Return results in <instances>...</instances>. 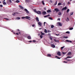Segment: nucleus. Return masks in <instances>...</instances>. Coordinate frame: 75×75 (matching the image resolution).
Returning <instances> with one entry per match:
<instances>
[{
	"mask_svg": "<svg viewBox=\"0 0 75 75\" xmlns=\"http://www.w3.org/2000/svg\"><path fill=\"white\" fill-rule=\"evenodd\" d=\"M40 37L41 38H42L43 37L42 36V35H41L40 36Z\"/></svg>",
	"mask_w": 75,
	"mask_h": 75,
	"instance_id": "ea45409f",
	"label": "nucleus"
},
{
	"mask_svg": "<svg viewBox=\"0 0 75 75\" xmlns=\"http://www.w3.org/2000/svg\"><path fill=\"white\" fill-rule=\"evenodd\" d=\"M28 38L29 40H31V38L30 36H28Z\"/></svg>",
	"mask_w": 75,
	"mask_h": 75,
	"instance_id": "ddd939ff",
	"label": "nucleus"
},
{
	"mask_svg": "<svg viewBox=\"0 0 75 75\" xmlns=\"http://www.w3.org/2000/svg\"><path fill=\"white\" fill-rule=\"evenodd\" d=\"M61 3H59L58 4V6H60V5H61Z\"/></svg>",
	"mask_w": 75,
	"mask_h": 75,
	"instance_id": "58836bf2",
	"label": "nucleus"
},
{
	"mask_svg": "<svg viewBox=\"0 0 75 75\" xmlns=\"http://www.w3.org/2000/svg\"><path fill=\"white\" fill-rule=\"evenodd\" d=\"M49 18L50 20H53V19L51 17H49Z\"/></svg>",
	"mask_w": 75,
	"mask_h": 75,
	"instance_id": "cd10ccee",
	"label": "nucleus"
},
{
	"mask_svg": "<svg viewBox=\"0 0 75 75\" xmlns=\"http://www.w3.org/2000/svg\"><path fill=\"white\" fill-rule=\"evenodd\" d=\"M57 55L59 56H61V53H60V52H57Z\"/></svg>",
	"mask_w": 75,
	"mask_h": 75,
	"instance_id": "2eb2a0df",
	"label": "nucleus"
},
{
	"mask_svg": "<svg viewBox=\"0 0 75 75\" xmlns=\"http://www.w3.org/2000/svg\"><path fill=\"white\" fill-rule=\"evenodd\" d=\"M44 10H46V8H44Z\"/></svg>",
	"mask_w": 75,
	"mask_h": 75,
	"instance_id": "e2e57ef3",
	"label": "nucleus"
},
{
	"mask_svg": "<svg viewBox=\"0 0 75 75\" xmlns=\"http://www.w3.org/2000/svg\"><path fill=\"white\" fill-rule=\"evenodd\" d=\"M7 2L8 3H11V0H8L7 1Z\"/></svg>",
	"mask_w": 75,
	"mask_h": 75,
	"instance_id": "20e7f679",
	"label": "nucleus"
},
{
	"mask_svg": "<svg viewBox=\"0 0 75 75\" xmlns=\"http://www.w3.org/2000/svg\"><path fill=\"white\" fill-rule=\"evenodd\" d=\"M41 35H45V34L42 33V32H41Z\"/></svg>",
	"mask_w": 75,
	"mask_h": 75,
	"instance_id": "b1692460",
	"label": "nucleus"
},
{
	"mask_svg": "<svg viewBox=\"0 0 75 75\" xmlns=\"http://www.w3.org/2000/svg\"><path fill=\"white\" fill-rule=\"evenodd\" d=\"M57 58V59H60V58L59 57H58Z\"/></svg>",
	"mask_w": 75,
	"mask_h": 75,
	"instance_id": "680f3d73",
	"label": "nucleus"
},
{
	"mask_svg": "<svg viewBox=\"0 0 75 75\" xmlns=\"http://www.w3.org/2000/svg\"><path fill=\"white\" fill-rule=\"evenodd\" d=\"M24 10L27 13H28V14L29 13V12H28V10H27V9H25Z\"/></svg>",
	"mask_w": 75,
	"mask_h": 75,
	"instance_id": "39448f33",
	"label": "nucleus"
},
{
	"mask_svg": "<svg viewBox=\"0 0 75 75\" xmlns=\"http://www.w3.org/2000/svg\"><path fill=\"white\" fill-rule=\"evenodd\" d=\"M56 48H58V47H56Z\"/></svg>",
	"mask_w": 75,
	"mask_h": 75,
	"instance_id": "338daca9",
	"label": "nucleus"
},
{
	"mask_svg": "<svg viewBox=\"0 0 75 75\" xmlns=\"http://www.w3.org/2000/svg\"><path fill=\"white\" fill-rule=\"evenodd\" d=\"M64 48H65V46L62 47H61V49L62 50Z\"/></svg>",
	"mask_w": 75,
	"mask_h": 75,
	"instance_id": "bb28decb",
	"label": "nucleus"
},
{
	"mask_svg": "<svg viewBox=\"0 0 75 75\" xmlns=\"http://www.w3.org/2000/svg\"><path fill=\"white\" fill-rule=\"evenodd\" d=\"M42 3L43 4V5H44V4H45L44 3V1H42Z\"/></svg>",
	"mask_w": 75,
	"mask_h": 75,
	"instance_id": "c9c22d12",
	"label": "nucleus"
},
{
	"mask_svg": "<svg viewBox=\"0 0 75 75\" xmlns=\"http://www.w3.org/2000/svg\"><path fill=\"white\" fill-rule=\"evenodd\" d=\"M0 6H1V7H3V5H0Z\"/></svg>",
	"mask_w": 75,
	"mask_h": 75,
	"instance_id": "3c124183",
	"label": "nucleus"
},
{
	"mask_svg": "<svg viewBox=\"0 0 75 75\" xmlns=\"http://www.w3.org/2000/svg\"><path fill=\"white\" fill-rule=\"evenodd\" d=\"M30 2V0H25V2L26 3H27V2Z\"/></svg>",
	"mask_w": 75,
	"mask_h": 75,
	"instance_id": "393cba45",
	"label": "nucleus"
},
{
	"mask_svg": "<svg viewBox=\"0 0 75 75\" xmlns=\"http://www.w3.org/2000/svg\"><path fill=\"white\" fill-rule=\"evenodd\" d=\"M22 19H24V18H25V17H22Z\"/></svg>",
	"mask_w": 75,
	"mask_h": 75,
	"instance_id": "de8ad7c7",
	"label": "nucleus"
},
{
	"mask_svg": "<svg viewBox=\"0 0 75 75\" xmlns=\"http://www.w3.org/2000/svg\"><path fill=\"white\" fill-rule=\"evenodd\" d=\"M69 11V9H68L67 11V13H68Z\"/></svg>",
	"mask_w": 75,
	"mask_h": 75,
	"instance_id": "a19ab883",
	"label": "nucleus"
},
{
	"mask_svg": "<svg viewBox=\"0 0 75 75\" xmlns=\"http://www.w3.org/2000/svg\"><path fill=\"white\" fill-rule=\"evenodd\" d=\"M6 20H9V19H8L6 18Z\"/></svg>",
	"mask_w": 75,
	"mask_h": 75,
	"instance_id": "bf43d9fd",
	"label": "nucleus"
},
{
	"mask_svg": "<svg viewBox=\"0 0 75 75\" xmlns=\"http://www.w3.org/2000/svg\"><path fill=\"white\" fill-rule=\"evenodd\" d=\"M51 47H52V48H55V46L54 44H52L51 45Z\"/></svg>",
	"mask_w": 75,
	"mask_h": 75,
	"instance_id": "423d86ee",
	"label": "nucleus"
},
{
	"mask_svg": "<svg viewBox=\"0 0 75 75\" xmlns=\"http://www.w3.org/2000/svg\"><path fill=\"white\" fill-rule=\"evenodd\" d=\"M71 52H69L68 54V55H71Z\"/></svg>",
	"mask_w": 75,
	"mask_h": 75,
	"instance_id": "a878e982",
	"label": "nucleus"
},
{
	"mask_svg": "<svg viewBox=\"0 0 75 75\" xmlns=\"http://www.w3.org/2000/svg\"><path fill=\"white\" fill-rule=\"evenodd\" d=\"M35 12L38 14H41V11H37L36 10H35Z\"/></svg>",
	"mask_w": 75,
	"mask_h": 75,
	"instance_id": "f257e3e1",
	"label": "nucleus"
},
{
	"mask_svg": "<svg viewBox=\"0 0 75 75\" xmlns=\"http://www.w3.org/2000/svg\"><path fill=\"white\" fill-rule=\"evenodd\" d=\"M54 10L55 11H56V13H57V12H58V11H59V9H58V8H55L54 9Z\"/></svg>",
	"mask_w": 75,
	"mask_h": 75,
	"instance_id": "7ed1b4c3",
	"label": "nucleus"
},
{
	"mask_svg": "<svg viewBox=\"0 0 75 75\" xmlns=\"http://www.w3.org/2000/svg\"><path fill=\"white\" fill-rule=\"evenodd\" d=\"M57 24H58V25H60V26H62V24H61V23H60V22L57 23Z\"/></svg>",
	"mask_w": 75,
	"mask_h": 75,
	"instance_id": "1a4fd4ad",
	"label": "nucleus"
},
{
	"mask_svg": "<svg viewBox=\"0 0 75 75\" xmlns=\"http://www.w3.org/2000/svg\"><path fill=\"white\" fill-rule=\"evenodd\" d=\"M5 1V0H4L3 1Z\"/></svg>",
	"mask_w": 75,
	"mask_h": 75,
	"instance_id": "774afa93",
	"label": "nucleus"
},
{
	"mask_svg": "<svg viewBox=\"0 0 75 75\" xmlns=\"http://www.w3.org/2000/svg\"><path fill=\"white\" fill-rule=\"evenodd\" d=\"M39 29H40V30H41V29H42V28H39Z\"/></svg>",
	"mask_w": 75,
	"mask_h": 75,
	"instance_id": "69168bd1",
	"label": "nucleus"
},
{
	"mask_svg": "<svg viewBox=\"0 0 75 75\" xmlns=\"http://www.w3.org/2000/svg\"><path fill=\"white\" fill-rule=\"evenodd\" d=\"M57 20H60V18H59Z\"/></svg>",
	"mask_w": 75,
	"mask_h": 75,
	"instance_id": "052dcab7",
	"label": "nucleus"
},
{
	"mask_svg": "<svg viewBox=\"0 0 75 75\" xmlns=\"http://www.w3.org/2000/svg\"><path fill=\"white\" fill-rule=\"evenodd\" d=\"M3 2H4L3 4H4V5H6V2L4 1V2L3 1Z\"/></svg>",
	"mask_w": 75,
	"mask_h": 75,
	"instance_id": "c85d7f7f",
	"label": "nucleus"
},
{
	"mask_svg": "<svg viewBox=\"0 0 75 75\" xmlns=\"http://www.w3.org/2000/svg\"><path fill=\"white\" fill-rule=\"evenodd\" d=\"M50 15H48L46 16H44V17H45H45H49V16H50Z\"/></svg>",
	"mask_w": 75,
	"mask_h": 75,
	"instance_id": "5701e85b",
	"label": "nucleus"
},
{
	"mask_svg": "<svg viewBox=\"0 0 75 75\" xmlns=\"http://www.w3.org/2000/svg\"><path fill=\"white\" fill-rule=\"evenodd\" d=\"M66 42H72V41H71L70 40H66Z\"/></svg>",
	"mask_w": 75,
	"mask_h": 75,
	"instance_id": "6ab92c4d",
	"label": "nucleus"
},
{
	"mask_svg": "<svg viewBox=\"0 0 75 75\" xmlns=\"http://www.w3.org/2000/svg\"><path fill=\"white\" fill-rule=\"evenodd\" d=\"M47 13H51V10H48V11H47Z\"/></svg>",
	"mask_w": 75,
	"mask_h": 75,
	"instance_id": "4be33fe9",
	"label": "nucleus"
},
{
	"mask_svg": "<svg viewBox=\"0 0 75 75\" xmlns=\"http://www.w3.org/2000/svg\"><path fill=\"white\" fill-rule=\"evenodd\" d=\"M67 7H65L64 8H63L62 9V10H67Z\"/></svg>",
	"mask_w": 75,
	"mask_h": 75,
	"instance_id": "9d476101",
	"label": "nucleus"
},
{
	"mask_svg": "<svg viewBox=\"0 0 75 75\" xmlns=\"http://www.w3.org/2000/svg\"><path fill=\"white\" fill-rule=\"evenodd\" d=\"M45 23H46V22H44V26H45Z\"/></svg>",
	"mask_w": 75,
	"mask_h": 75,
	"instance_id": "864d4df0",
	"label": "nucleus"
},
{
	"mask_svg": "<svg viewBox=\"0 0 75 75\" xmlns=\"http://www.w3.org/2000/svg\"><path fill=\"white\" fill-rule=\"evenodd\" d=\"M47 56L49 57H50L51 56V54H47Z\"/></svg>",
	"mask_w": 75,
	"mask_h": 75,
	"instance_id": "f3484780",
	"label": "nucleus"
},
{
	"mask_svg": "<svg viewBox=\"0 0 75 75\" xmlns=\"http://www.w3.org/2000/svg\"><path fill=\"white\" fill-rule=\"evenodd\" d=\"M33 42H36V41L35 40H33Z\"/></svg>",
	"mask_w": 75,
	"mask_h": 75,
	"instance_id": "c03bdc74",
	"label": "nucleus"
},
{
	"mask_svg": "<svg viewBox=\"0 0 75 75\" xmlns=\"http://www.w3.org/2000/svg\"><path fill=\"white\" fill-rule=\"evenodd\" d=\"M16 2L17 3H20V1L18 0H16Z\"/></svg>",
	"mask_w": 75,
	"mask_h": 75,
	"instance_id": "412c9836",
	"label": "nucleus"
},
{
	"mask_svg": "<svg viewBox=\"0 0 75 75\" xmlns=\"http://www.w3.org/2000/svg\"><path fill=\"white\" fill-rule=\"evenodd\" d=\"M69 18H66V21H69Z\"/></svg>",
	"mask_w": 75,
	"mask_h": 75,
	"instance_id": "6e6552de",
	"label": "nucleus"
},
{
	"mask_svg": "<svg viewBox=\"0 0 75 75\" xmlns=\"http://www.w3.org/2000/svg\"><path fill=\"white\" fill-rule=\"evenodd\" d=\"M25 18H26V19H28V20H30V19H31V17L28 16H25Z\"/></svg>",
	"mask_w": 75,
	"mask_h": 75,
	"instance_id": "f03ea898",
	"label": "nucleus"
},
{
	"mask_svg": "<svg viewBox=\"0 0 75 75\" xmlns=\"http://www.w3.org/2000/svg\"><path fill=\"white\" fill-rule=\"evenodd\" d=\"M16 34H17V35H19V33H16Z\"/></svg>",
	"mask_w": 75,
	"mask_h": 75,
	"instance_id": "603ef678",
	"label": "nucleus"
},
{
	"mask_svg": "<svg viewBox=\"0 0 75 75\" xmlns=\"http://www.w3.org/2000/svg\"><path fill=\"white\" fill-rule=\"evenodd\" d=\"M48 33H50V30H48Z\"/></svg>",
	"mask_w": 75,
	"mask_h": 75,
	"instance_id": "13d9d810",
	"label": "nucleus"
},
{
	"mask_svg": "<svg viewBox=\"0 0 75 75\" xmlns=\"http://www.w3.org/2000/svg\"><path fill=\"white\" fill-rule=\"evenodd\" d=\"M66 33H67V34H69V33H70V32H69V31H67L66 32Z\"/></svg>",
	"mask_w": 75,
	"mask_h": 75,
	"instance_id": "f704fd0d",
	"label": "nucleus"
},
{
	"mask_svg": "<svg viewBox=\"0 0 75 75\" xmlns=\"http://www.w3.org/2000/svg\"><path fill=\"white\" fill-rule=\"evenodd\" d=\"M19 7L20 8H21V9H23L24 8H23V6H21V5H19Z\"/></svg>",
	"mask_w": 75,
	"mask_h": 75,
	"instance_id": "f8f14e48",
	"label": "nucleus"
},
{
	"mask_svg": "<svg viewBox=\"0 0 75 75\" xmlns=\"http://www.w3.org/2000/svg\"><path fill=\"white\" fill-rule=\"evenodd\" d=\"M32 42V41L30 40L29 41V42Z\"/></svg>",
	"mask_w": 75,
	"mask_h": 75,
	"instance_id": "6e6d98bb",
	"label": "nucleus"
},
{
	"mask_svg": "<svg viewBox=\"0 0 75 75\" xmlns=\"http://www.w3.org/2000/svg\"><path fill=\"white\" fill-rule=\"evenodd\" d=\"M38 24L40 26H41V25H42V23L40 22H38Z\"/></svg>",
	"mask_w": 75,
	"mask_h": 75,
	"instance_id": "0eeeda50",
	"label": "nucleus"
},
{
	"mask_svg": "<svg viewBox=\"0 0 75 75\" xmlns=\"http://www.w3.org/2000/svg\"><path fill=\"white\" fill-rule=\"evenodd\" d=\"M62 53L63 55H64V54H66V52L64 53V52H62Z\"/></svg>",
	"mask_w": 75,
	"mask_h": 75,
	"instance_id": "a18cd8bd",
	"label": "nucleus"
},
{
	"mask_svg": "<svg viewBox=\"0 0 75 75\" xmlns=\"http://www.w3.org/2000/svg\"><path fill=\"white\" fill-rule=\"evenodd\" d=\"M54 27V25H52L51 26V28H53Z\"/></svg>",
	"mask_w": 75,
	"mask_h": 75,
	"instance_id": "7c9ffc66",
	"label": "nucleus"
},
{
	"mask_svg": "<svg viewBox=\"0 0 75 75\" xmlns=\"http://www.w3.org/2000/svg\"><path fill=\"white\" fill-rule=\"evenodd\" d=\"M44 32L45 33H47V30L46 29H45L44 30Z\"/></svg>",
	"mask_w": 75,
	"mask_h": 75,
	"instance_id": "a211bd4d",
	"label": "nucleus"
},
{
	"mask_svg": "<svg viewBox=\"0 0 75 75\" xmlns=\"http://www.w3.org/2000/svg\"><path fill=\"white\" fill-rule=\"evenodd\" d=\"M54 41H55V42H58V40H57L56 39H54Z\"/></svg>",
	"mask_w": 75,
	"mask_h": 75,
	"instance_id": "4c0bfd02",
	"label": "nucleus"
},
{
	"mask_svg": "<svg viewBox=\"0 0 75 75\" xmlns=\"http://www.w3.org/2000/svg\"><path fill=\"white\" fill-rule=\"evenodd\" d=\"M32 27H35V25H32Z\"/></svg>",
	"mask_w": 75,
	"mask_h": 75,
	"instance_id": "8fccbe9b",
	"label": "nucleus"
},
{
	"mask_svg": "<svg viewBox=\"0 0 75 75\" xmlns=\"http://www.w3.org/2000/svg\"><path fill=\"white\" fill-rule=\"evenodd\" d=\"M72 58V57H67V58Z\"/></svg>",
	"mask_w": 75,
	"mask_h": 75,
	"instance_id": "37998d69",
	"label": "nucleus"
},
{
	"mask_svg": "<svg viewBox=\"0 0 75 75\" xmlns=\"http://www.w3.org/2000/svg\"><path fill=\"white\" fill-rule=\"evenodd\" d=\"M16 13H12V15H13V16H14V15H15V14H16Z\"/></svg>",
	"mask_w": 75,
	"mask_h": 75,
	"instance_id": "49530a36",
	"label": "nucleus"
},
{
	"mask_svg": "<svg viewBox=\"0 0 75 75\" xmlns=\"http://www.w3.org/2000/svg\"><path fill=\"white\" fill-rule=\"evenodd\" d=\"M56 35L58 36V35H59H59L56 34Z\"/></svg>",
	"mask_w": 75,
	"mask_h": 75,
	"instance_id": "0e129e2a",
	"label": "nucleus"
},
{
	"mask_svg": "<svg viewBox=\"0 0 75 75\" xmlns=\"http://www.w3.org/2000/svg\"><path fill=\"white\" fill-rule=\"evenodd\" d=\"M46 13H46V12L44 11L42 12V14H43L44 15H45V14H46Z\"/></svg>",
	"mask_w": 75,
	"mask_h": 75,
	"instance_id": "9b49d317",
	"label": "nucleus"
},
{
	"mask_svg": "<svg viewBox=\"0 0 75 75\" xmlns=\"http://www.w3.org/2000/svg\"><path fill=\"white\" fill-rule=\"evenodd\" d=\"M20 17H17L16 18V20H20Z\"/></svg>",
	"mask_w": 75,
	"mask_h": 75,
	"instance_id": "aec40b11",
	"label": "nucleus"
},
{
	"mask_svg": "<svg viewBox=\"0 0 75 75\" xmlns=\"http://www.w3.org/2000/svg\"><path fill=\"white\" fill-rule=\"evenodd\" d=\"M57 1H56V2L54 4V5L55 6V5H57Z\"/></svg>",
	"mask_w": 75,
	"mask_h": 75,
	"instance_id": "72a5a7b5",
	"label": "nucleus"
},
{
	"mask_svg": "<svg viewBox=\"0 0 75 75\" xmlns=\"http://www.w3.org/2000/svg\"><path fill=\"white\" fill-rule=\"evenodd\" d=\"M63 63H68V62H65V61H64L63 62Z\"/></svg>",
	"mask_w": 75,
	"mask_h": 75,
	"instance_id": "79ce46f5",
	"label": "nucleus"
},
{
	"mask_svg": "<svg viewBox=\"0 0 75 75\" xmlns=\"http://www.w3.org/2000/svg\"><path fill=\"white\" fill-rule=\"evenodd\" d=\"M58 15H61V12H59L58 13Z\"/></svg>",
	"mask_w": 75,
	"mask_h": 75,
	"instance_id": "c756f323",
	"label": "nucleus"
},
{
	"mask_svg": "<svg viewBox=\"0 0 75 75\" xmlns=\"http://www.w3.org/2000/svg\"><path fill=\"white\" fill-rule=\"evenodd\" d=\"M16 31L18 33H19L20 34V30L19 29H17V30H16Z\"/></svg>",
	"mask_w": 75,
	"mask_h": 75,
	"instance_id": "4468645a",
	"label": "nucleus"
},
{
	"mask_svg": "<svg viewBox=\"0 0 75 75\" xmlns=\"http://www.w3.org/2000/svg\"><path fill=\"white\" fill-rule=\"evenodd\" d=\"M63 38H68V37L67 36L65 37V36H64Z\"/></svg>",
	"mask_w": 75,
	"mask_h": 75,
	"instance_id": "e433bc0d",
	"label": "nucleus"
},
{
	"mask_svg": "<svg viewBox=\"0 0 75 75\" xmlns=\"http://www.w3.org/2000/svg\"><path fill=\"white\" fill-rule=\"evenodd\" d=\"M73 28H71L69 29V30H73Z\"/></svg>",
	"mask_w": 75,
	"mask_h": 75,
	"instance_id": "473e14b6",
	"label": "nucleus"
},
{
	"mask_svg": "<svg viewBox=\"0 0 75 75\" xmlns=\"http://www.w3.org/2000/svg\"><path fill=\"white\" fill-rule=\"evenodd\" d=\"M67 61H71V60L68 59Z\"/></svg>",
	"mask_w": 75,
	"mask_h": 75,
	"instance_id": "5fc2aeb1",
	"label": "nucleus"
},
{
	"mask_svg": "<svg viewBox=\"0 0 75 75\" xmlns=\"http://www.w3.org/2000/svg\"><path fill=\"white\" fill-rule=\"evenodd\" d=\"M68 4H71V3H70V2H68Z\"/></svg>",
	"mask_w": 75,
	"mask_h": 75,
	"instance_id": "4d7b16f0",
	"label": "nucleus"
},
{
	"mask_svg": "<svg viewBox=\"0 0 75 75\" xmlns=\"http://www.w3.org/2000/svg\"><path fill=\"white\" fill-rule=\"evenodd\" d=\"M73 14H74V13L73 12H71L70 13V16H72V15H73Z\"/></svg>",
	"mask_w": 75,
	"mask_h": 75,
	"instance_id": "2f4dec72",
	"label": "nucleus"
},
{
	"mask_svg": "<svg viewBox=\"0 0 75 75\" xmlns=\"http://www.w3.org/2000/svg\"><path fill=\"white\" fill-rule=\"evenodd\" d=\"M36 19L37 22H38V21H39V19H38V17H36Z\"/></svg>",
	"mask_w": 75,
	"mask_h": 75,
	"instance_id": "dca6fc26",
	"label": "nucleus"
},
{
	"mask_svg": "<svg viewBox=\"0 0 75 75\" xmlns=\"http://www.w3.org/2000/svg\"><path fill=\"white\" fill-rule=\"evenodd\" d=\"M50 40H52V38L51 37H50Z\"/></svg>",
	"mask_w": 75,
	"mask_h": 75,
	"instance_id": "09e8293b",
	"label": "nucleus"
}]
</instances>
